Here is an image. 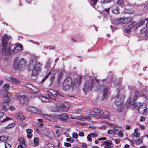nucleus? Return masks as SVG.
Instances as JSON below:
<instances>
[{"label":"nucleus","mask_w":148,"mask_h":148,"mask_svg":"<svg viewBox=\"0 0 148 148\" xmlns=\"http://www.w3.org/2000/svg\"><path fill=\"white\" fill-rule=\"evenodd\" d=\"M10 38V36L6 35H5L3 37L1 44L2 46V52L3 54L8 55L17 53L23 50L22 45L18 43L16 44L13 50H10L11 46L9 43V40Z\"/></svg>","instance_id":"f257e3e1"},{"label":"nucleus","mask_w":148,"mask_h":148,"mask_svg":"<svg viewBox=\"0 0 148 148\" xmlns=\"http://www.w3.org/2000/svg\"><path fill=\"white\" fill-rule=\"evenodd\" d=\"M80 82L79 80L77 81V79H75V82L73 83L72 79L70 77H68L64 80L63 83V89L66 91L68 90L71 88L73 91H74L78 87Z\"/></svg>","instance_id":"f03ea898"},{"label":"nucleus","mask_w":148,"mask_h":148,"mask_svg":"<svg viewBox=\"0 0 148 148\" xmlns=\"http://www.w3.org/2000/svg\"><path fill=\"white\" fill-rule=\"evenodd\" d=\"M32 57V61L30 62L31 64L30 71L32 76H35L38 74L41 65L39 62L36 61L35 57L33 56Z\"/></svg>","instance_id":"7ed1b4c3"},{"label":"nucleus","mask_w":148,"mask_h":148,"mask_svg":"<svg viewBox=\"0 0 148 148\" xmlns=\"http://www.w3.org/2000/svg\"><path fill=\"white\" fill-rule=\"evenodd\" d=\"M13 67L16 70H23L26 67L25 60L23 58L19 59L18 58H16L14 62Z\"/></svg>","instance_id":"20e7f679"},{"label":"nucleus","mask_w":148,"mask_h":148,"mask_svg":"<svg viewBox=\"0 0 148 148\" xmlns=\"http://www.w3.org/2000/svg\"><path fill=\"white\" fill-rule=\"evenodd\" d=\"M145 19L141 20L140 22L136 23V22H132L130 25H127V27L124 30V32L126 36H127L130 32L131 29L132 27H134V29H136L138 27L143 24L145 22Z\"/></svg>","instance_id":"39448f33"},{"label":"nucleus","mask_w":148,"mask_h":148,"mask_svg":"<svg viewBox=\"0 0 148 148\" xmlns=\"http://www.w3.org/2000/svg\"><path fill=\"white\" fill-rule=\"evenodd\" d=\"M95 81V80L90 78L84 83L83 90L85 94L91 91L94 86Z\"/></svg>","instance_id":"423d86ee"},{"label":"nucleus","mask_w":148,"mask_h":148,"mask_svg":"<svg viewBox=\"0 0 148 148\" xmlns=\"http://www.w3.org/2000/svg\"><path fill=\"white\" fill-rule=\"evenodd\" d=\"M36 131L38 133L41 135L42 136H49L50 139H53L54 137V133L52 131L50 132L49 130L46 128H44L42 130L36 128Z\"/></svg>","instance_id":"0eeeda50"},{"label":"nucleus","mask_w":148,"mask_h":148,"mask_svg":"<svg viewBox=\"0 0 148 148\" xmlns=\"http://www.w3.org/2000/svg\"><path fill=\"white\" fill-rule=\"evenodd\" d=\"M70 104L68 102H65L64 103H56V107L60 108L63 111H68L70 106Z\"/></svg>","instance_id":"6e6552de"},{"label":"nucleus","mask_w":148,"mask_h":148,"mask_svg":"<svg viewBox=\"0 0 148 148\" xmlns=\"http://www.w3.org/2000/svg\"><path fill=\"white\" fill-rule=\"evenodd\" d=\"M132 106H133L134 108H137L138 112L140 114H145V109L144 108V106L143 105L142 103L140 102L134 103L132 105Z\"/></svg>","instance_id":"1a4fd4ad"},{"label":"nucleus","mask_w":148,"mask_h":148,"mask_svg":"<svg viewBox=\"0 0 148 148\" xmlns=\"http://www.w3.org/2000/svg\"><path fill=\"white\" fill-rule=\"evenodd\" d=\"M93 110L94 113L97 114H90L91 116L94 118H98L103 116V112L102 110L95 108Z\"/></svg>","instance_id":"9d476101"},{"label":"nucleus","mask_w":148,"mask_h":148,"mask_svg":"<svg viewBox=\"0 0 148 148\" xmlns=\"http://www.w3.org/2000/svg\"><path fill=\"white\" fill-rule=\"evenodd\" d=\"M98 90L99 92H102V99H104L108 95V87L105 86L103 85H101L99 87Z\"/></svg>","instance_id":"9b49d317"},{"label":"nucleus","mask_w":148,"mask_h":148,"mask_svg":"<svg viewBox=\"0 0 148 148\" xmlns=\"http://www.w3.org/2000/svg\"><path fill=\"white\" fill-rule=\"evenodd\" d=\"M10 103V100L8 99H7L5 100V101L1 103L0 105L2 109L4 111H6L8 110L9 107L8 105Z\"/></svg>","instance_id":"f8f14e48"},{"label":"nucleus","mask_w":148,"mask_h":148,"mask_svg":"<svg viewBox=\"0 0 148 148\" xmlns=\"http://www.w3.org/2000/svg\"><path fill=\"white\" fill-rule=\"evenodd\" d=\"M123 97L120 96L119 94L115 97V103L116 106H119L122 103Z\"/></svg>","instance_id":"ddd939ff"},{"label":"nucleus","mask_w":148,"mask_h":148,"mask_svg":"<svg viewBox=\"0 0 148 148\" xmlns=\"http://www.w3.org/2000/svg\"><path fill=\"white\" fill-rule=\"evenodd\" d=\"M17 97L20 99V103L22 104H27L28 102V99L25 95L21 96L19 94L16 95Z\"/></svg>","instance_id":"4468645a"},{"label":"nucleus","mask_w":148,"mask_h":148,"mask_svg":"<svg viewBox=\"0 0 148 148\" xmlns=\"http://www.w3.org/2000/svg\"><path fill=\"white\" fill-rule=\"evenodd\" d=\"M57 118L60 121L64 122H67L69 119L68 115L66 114L58 115Z\"/></svg>","instance_id":"2eb2a0df"},{"label":"nucleus","mask_w":148,"mask_h":148,"mask_svg":"<svg viewBox=\"0 0 148 148\" xmlns=\"http://www.w3.org/2000/svg\"><path fill=\"white\" fill-rule=\"evenodd\" d=\"M6 79L8 81L14 84H19L20 83V81L19 79L11 76L7 77Z\"/></svg>","instance_id":"dca6fc26"},{"label":"nucleus","mask_w":148,"mask_h":148,"mask_svg":"<svg viewBox=\"0 0 148 148\" xmlns=\"http://www.w3.org/2000/svg\"><path fill=\"white\" fill-rule=\"evenodd\" d=\"M27 87L31 92L34 93L38 92L39 91V90L38 88L30 84H27Z\"/></svg>","instance_id":"f3484780"},{"label":"nucleus","mask_w":148,"mask_h":148,"mask_svg":"<svg viewBox=\"0 0 148 148\" xmlns=\"http://www.w3.org/2000/svg\"><path fill=\"white\" fill-rule=\"evenodd\" d=\"M51 91L49 92H48V93L47 94L49 97V98H51V95H53V96H55V95H56V96H61V94L59 92H58V91H56V92H55V91L53 90H50Z\"/></svg>","instance_id":"a211bd4d"},{"label":"nucleus","mask_w":148,"mask_h":148,"mask_svg":"<svg viewBox=\"0 0 148 148\" xmlns=\"http://www.w3.org/2000/svg\"><path fill=\"white\" fill-rule=\"evenodd\" d=\"M143 137H141L139 138L134 140V142L136 145H139L141 144L143 142Z\"/></svg>","instance_id":"6ab92c4d"},{"label":"nucleus","mask_w":148,"mask_h":148,"mask_svg":"<svg viewBox=\"0 0 148 148\" xmlns=\"http://www.w3.org/2000/svg\"><path fill=\"white\" fill-rule=\"evenodd\" d=\"M2 94L4 97H7V99H9L11 97L10 93L7 91H3L2 92Z\"/></svg>","instance_id":"aec40b11"},{"label":"nucleus","mask_w":148,"mask_h":148,"mask_svg":"<svg viewBox=\"0 0 148 148\" xmlns=\"http://www.w3.org/2000/svg\"><path fill=\"white\" fill-rule=\"evenodd\" d=\"M132 17H128L127 18H123V23H127L131 21L132 19Z\"/></svg>","instance_id":"412c9836"},{"label":"nucleus","mask_w":148,"mask_h":148,"mask_svg":"<svg viewBox=\"0 0 148 148\" xmlns=\"http://www.w3.org/2000/svg\"><path fill=\"white\" fill-rule=\"evenodd\" d=\"M53 101H55L56 102V103H55V104L56 105V103H63V102L62 101V100L61 99L58 97V96H56L55 98L53 99Z\"/></svg>","instance_id":"4be33fe9"},{"label":"nucleus","mask_w":148,"mask_h":148,"mask_svg":"<svg viewBox=\"0 0 148 148\" xmlns=\"http://www.w3.org/2000/svg\"><path fill=\"white\" fill-rule=\"evenodd\" d=\"M112 11L113 13L116 14H117L119 13V9L117 7H114L112 9Z\"/></svg>","instance_id":"5701e85b"},{"label":"nucleus","mask_w":148,"mask_h":148,"mask_svg":"<svg viewBox=\"0 0 148 148\" xmlns=\"http://www.w3.org/2000/svg\"><path fill=\"white\" fill-rule=\"evenodd\" d=\"M32 113H41V111L40 110L37 108H36L33 107V108H32Z\"/></svg>","instance_id":"b1692460"},{"label":"nucleus","mask_w":148,"mask_h":148,"mask_svg":"<svg viewBox=\"0 0 148 148\" xmlns=\"http://www.w3.org/2000/svg\"><path fill=\"white\" fill-rule=\"evenodd\" d=\"M34 144L32 145L34 147H36L39 144V139L37 137H35L33 140Z\"/></svg>","instance_id":"393cba45"},{"label":"nucleus","mask_w":148,"mask_h":148,"mask_svg":"<svg viewBox=\"0 0 148 148\" xmlns=\"http://www.w3.org/2000/svg\"><path fill=\"white\" fill-rule=\"evenodd\" d=\"M37 120L39 122L38 123H37L38 126L40 127H42L44 125L43 123V121L42 119H37Z\"/></svg>","instance_id":"a878e982"},{"label":"nucleus","mask_w":148,"mask_h":148,"mask_svg":"<svg viewBox=\"0 0 148 148\" xmlns=\"http://www.w3.org/2000/svg\"><path fill=\"white\" fill-rule=\"evenodd\" d=\"M125 13L129 14H133L134 12V10L132 9H126L125 10Z\"/></svg>","instance_id":"bb28decb"},{"label":"nucleus","mask_w":148,"mask_h":148,"mask_svg":"<svg viewBox=\"0 0 148 148\" xmlns=\"http://www.w3.org/2000/svg\"><path fill=\"white\" fill-rule=\"evenodd\" d=\"M117 107V110L119 112H121L123 108V106L122 105V104H121L120 105H119V106H116Z\"/></svg>","instance_id":"cd10ccee"},{"label":"nucleus","mask_w":148,"mask_h":148,"mask_svg":"<svg viewBox=\"0 0 148 148\" xmlns=\"http://www.w3.org/2000/svg\"><path fill=\"white\" fill-rule=\"evenodd\" d=\"M8 138L7 137H5L3 136H1L0 137V140L4 142V143L6 142V141L8 140Z\"/></svg>","instance_id":"c85d7f7f"},{"label":"nucleus","mask_w":148,"mask_h":148,"mask_svg":"<svg viewBox=\"0 0 148 148\" xmlns=\"http://www.w3.org/2000/svg\"><path fill=\"white\" fill-rule=\"evenodd\" d=\"M63 75V73L62 72H60L59 73L57 78L58 83H59V82L60 81Z\"/></svg>","instance_id":"c756f323"},{"label":"nucleus","mask_w":148,"mask_h":148,"mask_svg":"<svg viewBox=\"0 0 148 148\" xmlns=\"http://www.w3.org/2000/svg\"><path fill=\"white\" fill-rule=\"evenodd\" d=\"M17 118L18 119H20L22 120H24L25 119V117L21 114H17Z\"/></svg>","instance_id":"7c9ffc66"},{"label":"nucleus","mask_w":148,"mask_h":148,"mask_svg":"<svg viewBox=\"0 0 148 148\" xmlns=\"http://www.w3.org/2000/svg\"><path fill=\"white\" fill-rule=\"evenodd\" d=\"M15 126V124L14 123H10L8 125L6 126L5 127V128L6 129H10L12 128V127H14Z\"/></svg>","instance_id":"2f4dec72"},{"label":"nucleus","mask_w":148,"mask_h":148,"mask_svg":"<svg viewBox=\"0 0 148 148\" xmlns=\"http://www.w3.org/2000/svg\"><path fill=\"white\" fill-rule=\"evenodd\" d=\"M122 19H123V18L117 19L115 21L114 24H117L120 23H123V20H122Z\"/></svg>","instance_id":"473e14b6"},{"label":"nucleus","mask_w":148,"mask_h":148,"mask_svg":"<svg viewBox=\"0 0 148 148\" xmlns=\"http://www.w3.org/2000/svg\"><path fill=\"white\" fill-rule=\"evenodd\" d=\"M147 27H145L143 28L142 29H141L140 31V33L142 34H144V33H145L146 32H147V31H148V29H147Z\"/></svg>","instance_id":"72a5a7b5"},{"label":"nucleus","mask_w":148,"mask_h":148,"mask_svg":"<svg viewBox=\"0 0 148 148\" xmlns=\"http://www.w3.org/2000/svg\"><path fill=\"white\" fill-rule=\"evenodd\" d=\"M139 93L138 91H136L135 92V96L133 98V101H135L137 99V96L138 95Z\"/></svg>","instance_id":"f704fd0d"},{"label":"nucleus","mask_w":148,"mask_h":148,"mask_svg":"<svg viewBox=\"0 0 148 148\" xmlns=\"http://www.w3.org/2000/svg\"><path fill=\"white\" fill-rule=\"evenodd\" d=\"M98 0H88L89 2H90V1L92 2H93V4H92L91 3H90L91 5L92 6H93L92 5H93V7L96 4H97V2H98Z\"/></svg>","instance_id":"c9c22d12"},{"label":"nucleus","mask_w":148,"mask_h":148,"mask_svg":"<svg viewBox=\"0 0 148 148\" xmlns=\"http://www.w3.org/2000/svg\"><path fill=\"white\" fill-rule=\"evenodd\" d=\"M41 101L42 102H49V99L45 97L42 96L41 97Z\"/></svg>","instance_id":"e433bc0d"},{"label":"nucleus","mask_w":148,"mask_h":148,"mask_svg":"<svg viewBox=\"0 0 148 148\" xmlns=\"http://www.w3.org/2000/svg\"><path fill=\"white\" fill-rule=\"evenodd\" d=\"M117 4L120 5L121 6L124 5V3L123 0H118L117 2Z\"/></svg>","instance_id":"4c0bfd02"},{"label":"nucleus","mask_w":148,"mask_h":148,"mask_svg":"<svg viewBox=\"0 0 148 148\" xmlns=\"http://www.w3.org/2000/svg\"><path fill=\"white\" fill-rule=\"evenodd\" d=\"M131 135L132 136L135 137L136 138L139 137L140 136V134L138 132L135 133H132Z\"/></svg>","instance_id":"58836bf2"},{"label":"nucleus","mask_w":148,"mask_h":148,"mask_svg":"<svg viewBox=\"0 0 148 148\" xmlns=\"http://www.w3.org/2000/svg\"><path fill=\"white\" fill-rule=\"evenodd\" d=\"M104 143L106 145L105 146V148H109L110 146V144L108 143L107 141H104Z\"/></svg>","instance_id":"ea45409f"},{"label":"nucleus","mask_w":148,"mask_h":148,"mask_svg":"<svg viewBox=\"0 0 148 148\" xmlns=\"http://www.w3.org/2000/svg\"><path fill=\"white\" fill-rule=\"evenodd\" d=\"M10 86L8 84H5L3 86V89L6 90H9Z\"/></svg>","instance_id":"a19ab883"},{"label":"nucleus","mask_w":148,"mask_h":148,"mask_svg":"<svg viewBox=\"0 0 148 148\" xmlns=\"http://www.w3.org/2000/svg\"><path fill=\"white\" fill-rule=\"evenodd\" d=\"M10 120V118L9 117H6V118L4 119L3 120L0 121V123H4L8 120Z\"/></svg>","instance_id":"79ce46f5"},{"label":"nucleus","mask_w":148,"mask_h":148,"mask_svg":"<svg viewBox=\"0 0 148 148\" xmlns=\"http://www.w3.org/2000/svg\"><path fill=\"white\" fill-rule=\"evenodd\" d=\"M78 136V134L77 133H73L72 134V136L74 138L77 139Z\"/></svg>","instance_id":"37998d69"},{"label":"nucleus","mask_w":148,"mask_h":148,"mask_svg":"<svg viewBox=\"0 0 148 148\" xmlns=\"http://www.w3.org/2000/svg\"><path fill=\"white\" fill-rule=\"evenodd\" d=\"M51 116V115L45 114L43 115V117L45 119H47L48 120H49L50 117Z\"/></svg>","instance_id":"c03bdc74"},{"label":"nucleus","mask_w":148,"mask_h":148,"mask_svg":"<svg viewBox=\"0 0 148 148\" xmlns=\"http://www.w3.org/2000/svg\"><path fill=\"white\" fill-rule=\"evenodd\" d=\"M116 134L118 136L120 137H122L124 135L123 133L121 131L120 132H118Z\"/></svg>","instance_id":"a18cd8bd"},{"label":"nucleus","mask_w":148,"mask_h":148,"mask_svg":"<svg viewBox=\"0 0 148 148\" xmlns=\"http://www.w3.org/2000/svg\"><path fill=\"white\" fill-rule=\"evenodd\" d=\"M114 132L115 133H116H116H117V132H120L121 131V130H120V128L118 127H116L114 130Z\"/></svg>","instance_id":"49530a36"},{"label":"nucleus","mask_w":148,"mask_h":148,"mask_svg":"<svg viewBox=\"0 0 148 148\" xmlns=\"http://www.w3.org/2000/svg\"><path fill=\"white\" fill-rule=\"evenodd\" d=\"M49 121L54 122L56 121V118L53 116L51 115Z\"/></svg>","instance_id":"de8ad7c7"},{"label":"nucleus","mask_w":148,"mask_h":148,"mask_svg":"<svg viewBox=\"0 0 148 148\" xmlns=\"http://www.w3.org/2000/svg\"><path fill=\"white\" fill-rule=\"evenodd\" d=\"M111 1V0H104L103 1L101 2V3L102 4H106L108 3Z\"/></svg>","instance_id":"09e8293b"},{"label":"nucleus","mask_w":148,"mask_h":148,"mask_svg":"<svg viewBox=\"0 0 148 148\" xmlns=\"http://www.w3.org/2000/svg\"><path fill=\"white\" fill-rule=\"evenodd\" d=\"M66 141L67 142H69L71 143H73V139L71 138H68L66 139Z\"/></svg>","instance_id":"8fccbe9b"},{"label":"nucleus","mask_w":148,"mask_h":148,"mask_svg":"<svg viewBox=\"0 0 148 148\" xmlns=\"http://www.w3.org/2000/svg\"><path fill=\"white\" fill-rule=\"evenodd\" d=\"M83 120H89L91 119V118L89 116H84L82 118Z\"/></svg>","instance_id":"3c124183"},{"label":"nucleus","mask_w":148,"mask_h":148,"mask_svg":"<svg viewBox=\"0 0 148 148\" xmlns=\"http://www.w3.org/2000/svg\"><path fill=\"white\" fill-rule=\"evenodd\" d=\"M5 148H11V145L6 142L5 143Z\"/></svg>","instance_id":"603ef678"},{"label":"nucleus","mask_w":148,"mask_h":148,"mask_svg":"<svg viewBox=\"0 0 148 148\" xmlns=\"http://www.w3.org/2000/svg\"><path fill=\"white\" fill-rule=\"evenodd\" d=\"M33 107L32 106H29L27 108L26 110L28 111L31 112H32V110L33 108Z\"/></svg>","instance_id":"864d4df0"},{"label":"nucleus","mask_w":148,"mask_h":148,"mask_svg":"<svg viewBox=\"0 0 148 148\" xmlns=\"http://www.w3.org/2000/svg\"><path fill=\"white\" fill-rule=\"evenodd\" d=\"M19 141L20 142L22 143V144L23 145L25 144V143L24 142V139L23 138H19Z\"/></svg>","instance_id":"5fc2aeb1"},{"label":"nucleus","mask_w":148,"mask_h":148,"mask_svg":"<svg viewBox=\"0 0 148 148\" xmlns=\"http://www.w3.org/2000/svg\"><path fill=\"white\" fill-rule=\"evenodd\" d=\"M87 139L89 141H92V138H91V136L90 134H88L87 136Z\"/></svg>","instance_id":"6e6d98bb"},{"label":"nucleus","mask_w":148,"mask_h":148,"mask_svg":"<svg viewBox=\"0 0 148 148\" xmlns=\"http://www.w3.org/2000/svg\"><path fill=\"white\" fill-rule=\"evenodd\" d=\"M55 77V74H53L51 75V76L50 77V79L51 82L54 79V78Z\"/></svg>","instance_id":"4d7b16f0"},{"label":"nucleus","mask_w":148,"mask_h":148,"mask_svg":"<svg viewBox=\"0 0 148 148\" xmlns=\"http://www.w3.org/2000/svg\"><path fill=\"white\" fill-rule=\"evenodd\" d=\"M51 72L50 71H49L48 74H47V75L44 77V78L42 80V81H44L46 78L50 74Z\"/></svg>","instance_id":"13d9d810"},{"label":"nucleus","mask_w":148,"mask_h":148,"mask_svg":"<svg viewBox=\"0 0 148 148\" xmlns=\"http://www.w3.org/2000/svg\"><path fill=\"white\" fill-rule=\"evenodd\" d=\"M114 141L115 142V143L117 144H119L120 142V140L119 139H115L114 140Z\"/></svg>","instance_id":"bf43d9fd"},{"label":"nucleus","mask_w":148,"mask_h":148,"mask_svg":"<svg viewBox=\"0 0 148 148\" xmlns=\"http://www.w3.org/2000/svg\"><path fill=\"white\" fill-rule=\"evenodd\" d=\"M64 145L66 147H69L71 146V144L69 143L65 142L64 143Z\"/></svg>","instance_id":"052dcab7"},{"label":"nucleus","mask_w":148,"mask_h":148,"mask_svg":"<svg viewBox=\"0 0 148 148\" xmlns=\"http://www.w3.org/2000/svg\"><path fill=\"white\" fill-rule=\"evenodd\" d=\"M128 140L130 141V143L131 145L134 147L135 146L134 143V141H132L131 140H130L129 139Z\"/></svg>","instance_id":"680f3d73"},{"label":"nucleus","mask_w":148,"mask_h":148,"mask_svg":"<svg viewBox=\"0 0 148 148\" xmlns=\"http://www.w3.org/2000/svg\"><path fill=\"white\" fill-rule=\"evenodd\" d=\"M90 135H91V136L92 137H96L97 136V133H90Z\"/></svg>","instance_id":"e2e57ef3"},{"label":"nucleus","mask_w":148,"mask_h":148,"mask_svg":"<svg viewBox=\"0 0 148 148\" xmlns=\"http://www.w3.org/2000/svg\"><path fill=\"white\" fill-rule=\"evenodd\" d=\"M114 132V130H110L108 131V134H111Z\"/></svg>","instance_id":"0e129e2a"},{"label":"nucleus","mask_w":148,"mask_h":148,"mask_svg":"<svg viewBox=\"0 0 148 148\" xmlns=\"http://www.w3.org/2000/svg\"><path fill=\"white\" fill-rule=\"evenodd\" d=\"M27 133H31L32 132V130L31 129H28L26 130Z\"/></svg>","instance_id":"69168bd1"},{"label":"nucleus","mask_w":148,"mask_h":148,"mask_svg":"<svg viewBox=\"0 0 148 148\" xmlns=\"http://www.w3.org/2000/svg\"><path fill=\"white\" fill-rule=\"evenodd\" d=\"M50 62L49 60H48V61L47 62V65H45V66H47L48 67H49V66H50Z\"/></svg>","instance_id":"338daca9"},{"label":"nucleus","mask_w":148,"mask_h":148,"mask_svg":"<svg viewBox=\"0 0 148 148\" xmlns=\"http://www.w3.org/2000/svg\"><path fill=\"white\" fill-rule=\"evenodd\" d=\"M145 114H148V108L145 109Z\"/></svg>","instance_id":"774afa93"}]
</instances>
